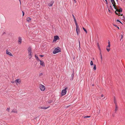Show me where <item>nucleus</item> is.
Returning <instances> with one entry per match:
<instances>
[{"mask_svg":"<svg viewBox=\"0 0 125 125\" xmlns=\"http://www.w3.org/2000/svg\"><path fill=\"white\" fill-rule=\"evenodd\" d=\"M61 52V49L60 48L58 47L54 49V50L53 51V53L55 54L59 52Z\"/></svg>","mask_w":125,"mask_h":125,"instance_id":"nucleus-2","label":"nucleus"},{"mask_svg":"<svg viewBox=\"0 0 125 125\" xmlns=\"http://www.w3.org/2000/svg\"><path fill=\"white\" fill-rule=\"evenodd\" d=\"M116 9H115L116 10V11H115V13L116 15H118V13H117L116 11H117L119 12H122V11L123 9L121 8L120 6H118V7L115 5Z\"/></svg>","mask_w":125,"mask_h":125,"instance_id":"nucleus-1","label":"nucleus"},{"mask_svg":"<svg viewBox=\"0 0 125 125\" xmlns=\"http://www.w3.org/2000/svg\"><path fill=\"white\" fill-rule=\"evenodd\" d=\"M39 61L40 62V64L43 67H44L45 65L44 62L42 60H40Z\"/></svg>","mask_w":125,"mask_h":125,"instance_id":"nucleus-10","label":"nucleus"},{"mask_svg":"<svg viewBox=\"0 0 125 125\" xmlns=\"http://www.w3.org/2000/svg\"><path fill=\"white\" fill-rule=\"evenodd\" d=\"M116 21L117 22H119L120 23H121V21H120L119 20H116Z\"/></svg>","mask_w":125,"mask_h":125,"instance_id":"nucleus-36","label":"nucleus"},{"mask_svg":"<svg viewBox=\"0 0 125 125\" xmlns=\"http://www.w3.org/2000/svg\"><path fill=\"white\" fill-rule=\"evenodd\" d=\"M90 117V116H84L83 117L84 118H87Z\"/></svg>","mask_w":125,"mask_h":125,"instance_id":"nucleus-33","label":"nucleus"},{"mask_svg":"<svg viewBox=\"0 0 125 125\" xmlns=\"http://www.w3.org/2000/svg\"><path fill=\"white\" fill-rule=\"evenodd\" d=\"M100 55L101 59V60H102V55L101 51L100 50Z\"/></svg>","mask_w":125,"mask_h":125,"instance_id":"nucleus-26","label":"nucleus"},{"mask_svg":"<svg viewBox=\"0 0 125 125\" xmlns=\"http://www.w3.org/2000/svg\"><path fill=\"white\" fill-rule=\"evenodd\" d=\"M90 65L91 66L94 65L93 62L92 61H91L90 62Z\"/></svg>","mask_w":125,"mask_h":125,"instance_id":"nucleus-31","label":"nucleus"},{"mask_svg":"<svg viewBox=\"0 0 125 125\" xmlns=\"http://www.w3.org/2000/svg\"><path fill=\"white\" fill-rule=\"evenodd\" d=\"M92 85L93 86H94V84H92Z\"/></svg>","mask_w":125,"mask_h":125,"instance_id":"nucleus-51","label":"nucleus"},{"mask_svg":"<svg viewBox=\"0 0 125 125\" xmlns=\"http://www.w3.org/2000/svg\"><path fill=\"white\" fill-rule=\"evenodd\" d=\"M43 74L42 73H40L39 75V76H42V75H43Z\"/></svg>","mask_w":125,"mask_h":125,"instance_id":"nucleus-38","label":"nucleus"},{"mask_svg":"<svg viewBox=\"0 0 125 125\" xmlns=\"http://www.w3.org/2000/svg\"><path fill=\"white\" fill-rule=\"evenodd\" d=\"M121 38L120 39V41H122V39L123 38V36L122 35H121Z\"/></svg>","mask_w":125,"mask_h":125,"instance_id":"nucleus-34","label":"nucleus"},{"mask_svg":"<svg viewBox=\"0 0 125 125\" xmlns=\"http://www.w3.org/2000/svg\"><path fill=\"white\" fill-rule=\"evenodd\" d=\"M60 38L58 36L56 35L54 37L53 42L56 41L57 40H59Z\"/></svg>","mask_w":125,"mask_h":125,"instance_id":"nucleus-7","label":"nucleus"},{"mask_svg":"<svg viewBox=\"0 0 125 125\" xmlns=\"http://www.w3.org/2000/svg\"><path fill=\"white\" fill-rule=\"evenodd\" d=\"M10 109V108H7L6 109V110L8 112H9V111Z\"/></svg>","mask_w":125,"mask_h":125,"instance_id":"nucleus-35","label":"nucleus"},{"mask_svg":"<svg viewBox=\"0 0 125 125\" xmlns=\"http://www.w3.org/2000/svg\"><path fill=\"white\" fill-rule=\"evenodd\" d=\"M32 48L31 47H29L28 49V52H31Z\"/></svg>","mask_w":125,"mask_h":125,"instance_id":"nucleus-14","label":"nucleus"},{"mask_svg":"<svg viewBox=\"0 0 125 125\" xmlns=\"http://www.w3.org/2000/svg\"><path fill=\"white\" fill-rule=\"evenodd\" d=\"M74 1V2L75 3H76V1L75 0H73Z\"/></svg>","mask_w":125,"mask_h":125,"instance_id":"nucleus-47","label":"nucleus"},{"mask_svg":"<svg viewBox=\"0 0 125 125\" xmlns=\"http://www.w3.org/2000/svg\"><path fill=\"white\" fill-rule=\"evenodd\" d=\"M108 45L106 47V49L108 52H109L110 50V41H109L108 42Z\"/></svg>","mask_w":125,"mask_h":125,"instance_id":"nucleus-6","label":"nucleus"},{"mask_svg":"<svg viewBox=\"0 0 125 125\" xmlns=\"http://www.w3.org/2000/svg\"><path fill=\"white\" fill-rule=\"evenodd\" d=\"M123 17L124 19H125V17H124V16H123Z\"/></svg>","mask_w":125,"mask_h":125,"instance_id":"nucleus-50","label":"nucleus"},{"mask_svg":"<svg viewBox=\"0 0 125 125\" xmlns=\"http://www.w3.org/2000/svg\"><path fill=\"white\" fill-rule=\"evenodd\" d=\"M11 83H14V82H13V81H11Z\"/></svg>","mask_w":125,"mask_h":125,"instance_id":"nucleus-48","label":"nucleus"},{"mask_svg":"<svg viewBox=\"0 0 125 125\" xmlns=\"http://www.w3.org/2000/svg\"><path fill=\"white\" fill-rule=\"evenodd\" d=\"M39 88L42 91H44L45 90V87L42 84H40V86Z\"/></svg>","mask_w":125,"mask_h":125,"instance_id":"nucleus-4","label":"nucleus"},{"mask_svg":"<svg viewBox=\"0 0 125 125\" xmlns=\"http://www.w3.org/2000/svg\"><path fill=\"white\" fill-rule=\"evenodd\" d=\"M70 106V105H69V106ZM69 106H67V107H68Z\"/></svg>","mask_w":125,"mask_h":125,"instance_id":"nucleus-52","label":"nucleus"},{"mask_svg":"<svg viewBox=\"0 0 125 125\" xmlns=\"http://www.w3.org/2000/svg\"><path fill=\"white\" fill-rule=\"evenodd\" d=\"M53 102V100H49L48 101V103L49 104L51 103L52 102Z\"/></svg>","mask_w":125,"mask_h":125,"instance_id":"nucleus-28","label":"nucleus"},{"mask_svg":"<svg viewBox=\"0 0 125 125\" xmlns=\"http://www.w3.org/2000/svg\"><path fill=\"white\" fill-rule=\"evenodd\" d=\"M115 113H116V111L118 109V107L117 105V104H115Z\"/></svg>","mask_w":125,"mask_h":125,"instance_id":"nucleus-19","label":"nucleus"},{"mask_svg":"<svg viewBox=\"0 0 125 125\" xmlns=\"http://www.w3.org/2000/svg\"><path fill=\"white\" fill-rule=\"evenodd\" d=\"M105 1H106L107 0H105Z\"/></svg>","mask_w":125,"mask_h":125,"instance_id":"nucleus-56","label":"nucleus"},{"mask_svg":"<svg viewBox=\"0 0 125 125\" xmlns=\"http://www.w3.org/2000/svg\"><path fill=\"white\" fill-rule=\"evenodd\" d=\"M31 53V52H28V53L29 54V58L30 59L31 58L32 56V55Z\"/></svg>","mask_w":125,"mask_h":125,"instance_id":"nucleus-13","label":"nucleus"},{"mask_svg":"<svg viewBox=\"0 0 125 125\" xmlns=\"http://www.w3.org/2000/svg\"><path fill=\"white\" fill-rule=\"evenodd\" d=\"M54 2V1H52L50 3V5L49 6H51L52 5L53 3Z\"/></svg>","mask_w":125,"mask_h":125,"instance_id":"nucleus-20","label":"nucleus"},{"mask_svg":"<svg viewBox=\"0 0 125 125\" xmlns=\"http://www.w3.org/2000/svg\"><path fill=\"white\" fill-rule=\"evenodd\" d=\"M114 115H113V116H114Z\"/></svg>","mask_w":125,"mask_h":125,"instance_id":"nucleus-58","label":"nucleus"},{"mask_svg":"<svg viewBox=\"0 0 125 125\" xmlns=\"http://www.w3.org/2000/svg\"><path fill=\"white\" fill-rule=\"evenodd\" d=\"M19 1H20V4H21V1L20 0H19Z\"/></svg>","mask_w":125,"mask_h":125,"instance_id":"nucleus-49","label":"nucleus"},{"mask_svg":"<svg viewBox=\"0 0 125 125\" xmlns=\"http://www.w3.org/2000/svg\"><path fill=\"white\" fill-rule=\"evenodd\" d=\"M19 80H20V79H16L15 81V82L16 83H18L19 84H20V82H21V81H19Z\"/></svg>","mask_w":125,"mask_h":125,"instance_id":"nucleus-15","label":"nucleus"},{"mask_svg":"<svg viewBox=\"0 0 125 125\" xmlns=\"http://www.w3.org/2000/svg\"><path fill=\"white\" fill-rule=\"evenodd\" d=\"M94 67L93 69L94 70H96V65L95 64H94Z\"/></svg>","mask_w":125,"mask_h":125,"instance_id":"nucleus-24","label":"nucleus"},{"mask_svg":"<svg viewBox=\"0 0 125 125\" xmlns=\"http://www.w3.org/2000/svg\"><path fill=\"white\" fill-rule=\"evenodd\" d=\"M114 115H113V116H114Z\"/></svg>","mask_w":125,"mask_h":125,"instance_id":"nucleus-57","label":"nucleus"},{"mask_svg":"<svg viewBox=\"0 0 125 125\" xmlns=\"http://www.w3.org/2000/svg\"><path fill=\"white\" fill-rule=\"evenodd\" d=\"M67 88H65L61 92V95L62 96H63L66 94V89Z\"/></svg>","mask_w":125,"mask_h":125,"instance_id":"nucleus-3","label":"nucleus"},{"mask_svg":"<svg viewBox=\"0 0 125 125\" xmlns=\"http://www.w3.org/2000/svg\"><path fill=\"white\" fill-rule=\"evenodd\" d=\"M82 28L84 31L86 32V33H87V31L83 27Z\"/></svg>","mask_w":125,"mask_h":125,"instance_id":"nucleus-27","label":"nucleus"},{"mask_svg":"<svg viewBox=\"0 0 125 125\" xmlns=\"http://www.w3.org/2000/svg\"><path fill=\"white\" fill-rule=\"evenodd\" d=\"M40 56L41 57H42L44 56V55H40Z\"/></svg>","mask_w":125,"mask_h":125,"instance_id":"nucleus-39","label":"nucleus"},{"mask_svg":"<svg viewBox=\"0 0 125 125\" xmlns=\"http://www.w3.org/2000/svg\"><path fill=\"white\" fill-rule=\"evenodd\" d=\"M111 1V2L112 3V4L113 5V6L114 7V8L115 9H116V8L115 7V5L116 3L115 2V1L114 0H110Z\"/></svg>","mask_w":125,"mask_h":125,"instance_id":"nucleus-8","label":"nucleus"},{"mask_svg":"<svg viewBox=\"0 0 125 125\" xmlns=\"http://www.w3.org/2000/svg\"><path fill=\"white\" fill-rule=\"evenodd\" d=\"M114 103L115 104H117L116 102V98H115V96L114 97Z\"/></svg>","mask_w":125,"mask_h":125,"instance_id":"nucleus-16","label":"nucleus"},{"mask_svg":"<svg viewBox=\"0 0 125 125\" xmlns=\"http://www.w3.org/2000/svg\"><path fill=\"white\" fill-rule=\"evenodd\" d=\"M11 112H13L14 113H17V112L16 110V109H13L12 111H11Z\"/></svg>","mask_w":125,"mask_h":125,"instance_id":"nucleus-17","label":"nucleus"},{"mask_svg":"<svg viewBox=\"0 0 125 125\" xmlns=\"http://www.w3.org/2000/svg\"><path fill=\"white\" fill-rule=\"evenodd\" d=\"M97 46L98 47V48L99 49V50L100 51L101 50V49H100V46H99V43H97Z\"/></svg>","mask_w":125,"mask_h":125,"instance_id":"nucleus-30","label":"nucleus"},{"mask_svg":"<svg viewBox=\"0 0 125 125\" xmlns=\"http://www.w3.org/2000/svg\"><path fill=\"white\" fill-rule=\"evenodd\" d=\"M105 1L106 2V5H107V4H108V2H107V0H106V1Z\"/></svg>","mask_w":125,"mask_h":125,"instance_id":"nucleus-40","label":"nucleus"},{"mask_svg":"<svg viewBox=\"0 0 125 125\" xmlns=\"http://www.w3.org/2000/svg\"><path fill=\"white\" fill-rule=\"evenodd\" d=\"M22 16H23L24 15V12L23 11H22Z\"/></svg>","mask_w":125,"mask_h":125,"instance_id":"nucleus-37","label":"nucleus"},{"mask_svg":"<svg viewBox=\"0 0 125 125\" xmlns=\"http://www.w3.org/2000/svg\"><path fill=\"white\" fill-rule=\"evenodd\" d=\"M72 16L73 18H75V16H74V15L73 14H72Z\"/></svg>","mask_w":125,"mask_h":125,"instance_id":"nucleus-42","label":"nucleus"},{"mask_svg":"<svg viewBox=\"0 0 125 125\" xmlns=\"http://www.w3.org/2000/svg\"><path fill=\"white\" fill-rule=\"evenodd\" d=\"M8 50H6V54H8L9 55H10L11 56H12L13 55L12 54H11L10 52H9L8 51Z\"/></svg>","mask_w":125,"mask_h":125,"instance_id":"nucleus-11","label":"nucleus"},{"mask_svg":"<svg viewBox=\"0 0 125 125\" xmlns=\"http://www.w3.org/2000/svg\"><path fill=\"white\" fill-rule=\"evenodd\" d=\"M74 71L73 70V73H72V74L71 75V77H70V81H72L73 80V78H74Z\"/></svg>","mask_w":125,"mask_h":125,"instance_id":"nucleus-9","label":"nucleus"},{"mask_svg":"<svg viewBox=\"0 0 125 125\" xmlns=\"http://www.w3.org/2000/svg\"><path fill=\"white\" fill-rule=\"evenodd\" d=\"M101 97H103L104 96V95H103V94H102L101 95Z\"/></svg>","mask_w":125,"mask_h":125,"instance_id":"nucleus-45","label":"nucleus"},{"mask_svg":"<svg viewBox=\"0 0 125 125\" xmlns=\"http://www.w3.org/2000/svg\"><path fill=\"white\" fill-rule=\"evenodd\" d=\"M35 58L37 61H39L40 60L39 59L38 56L36 55H35Z\"/></svg>","mask_w":125,"mask_h":125,"instance_id":"nucleus-18","label":"nucleus"},{"mask_svg":"<svg viewBox=\"0 0 125 125\" xmlns=\"http://www.w3.org/2000/svg\"><path fill=\"white\" fill-rule=\"evenodd\" d=\"M113 25L114 26L116 27L118 29H119V27L118 26H117V25L115 24H113Z\"/></svg>","mask_w":125,"mask_h":125,"instance_id":"nucleus-29","label":"nucleus"},{"mask_svg":"<svg viewBox=\"0 0 125 125\" xmlns=\"http://www.w3.org/2000/svg\"><path fill=\"white\" fill-rule=\"evenodd\" d=\"M21 42L22 39H21V38L20 37H19L18 43L20 44H21Z\"/></svg>","mask_w":125,"mask_h":125,"instance_id":"nucleus-12","label":"nucleus"},{"mask_svg":"<svg viewBox=\"0 0 125 125\" xmlns=\"http://www.w3.org/2000/svg\"><path fill=\"white\" fill-rule=\"evenodd\" d=\"M123 39H122V41H123Z\"/></svg>","mask_w":125,"mask_h":125,"instance_id":"nucleus-54","label":"nucleus"},{"mask_svg":"<svg viewBox=\"0 0 125 125\" xmlns=\"http://www.w3.org/2000/svg\"><path fill=\"white\" fill-rule=\"evenodd\" d=\"M31 19L30 18L28 17V18H27V21L28 22H29L31 21Z\"/></svg>","mask_w":125,"mask_h":125,"instance_id":"nucleus-21","label":"nucleus"},{"mask_svg":"<svg viewBox=\"0 0 125 125\" xmlns=\"http://www.w3.org/2000/svg\"><path fill=\"white\" fill-rule=\"evenodd\" d=\"M108 11H109V12H110H110H111V11H110V10H108Z\"/></svg>","mask_w":125,"mask_h":125,"instance_id":"nucleus-46","label":"nucleus"},{"mask_svg":"<svg viewBox=\"0 0 125 125\" xmlns=\"http://www.w3.org/2000/svg\"><path fill=\"white\" fill-rule=\"evenodd\" d=\"M76 32L77 34L78 35V33L80 32V29L79 28V25H76Z\"/></svg>","mask_w":125,"mask_h":125,"instance_id":"nucleus-5","label":"nucleus"},{"mask_svg":"<svg viewBox=\"0 0 125 125\" xmlns=\"http://www.w3.org/2000/svg\"><path fill=\"white\" fill-rule=\"evenodd\" d=\"M73 19H74V22L75 23L76 25H78V24L77 23V22L76 21V20L75 18H74Z\"/></svg>","mask_w":125,"mask_h":125,"instance_id":"nucleus-23","label":"nucleus"},{"mask_svg":"<svg viewBox=\"0 0 125 125\" xmlns=\"http://www.w3.org/2000/svg\"><path fill=\"white\" fill-rule=\"evenodd\" d=\"M120 14V12H119V13H118V15H118V16H120V15L122 16L123 15V14Z\"/></svg>","mask_w":125,"mask_h":125,"instance_id":"nucleus-32","label":"nucleus"},{"mask_svg":"<svg viewBox=\"0 0 125 125\" xmlns=\"http://www.w3.org/2000/svg\"><path fill=\"white\" fill-rule=\"evenodd\" d=\"M49 107V106L47 107H42V109H47Z\"/></svg>","mask_w":125,"mask_h":125,"instance_id":"nucleus-25","label":"nucleus"},{"mask_svg":"<svg viewBox=\"0 0 125 125\" xmlns=\"http://www.w3.org/2000/svg\"><path fill=\"white\" fill-rule=\"evenodd\" d=\"M73 19H74V22L75 23L76 25H78V24L77 23V22L76 21V20L75 18H74Z\"/></svg>","mask_w":125,"mask_h":125,"instance_id":"nucleus-22","label":"nucleus"},{"mask_svg":"<svg viewBox=\"0 0 125 125\" xmlns=\"http://www.w3.org/2000/svg\"><path fill=\"white\" fill-rule=\"evenodd\" d=\"M38 108L40 109H42V107H38Z\"/></svg>","mask_w":125,"mask_h":125,"instance_id":"nucleus-43","label":"nucleus"},{"mask_svg":"<svg viewBox=\"0 0 125 125\" xmlns=\"http://www.w3.org/2000/svg\"><path fill=\"white\" fill-rule=\"evenodd\" d=\"M117 1H118V0H116Z\"/></svg>","mask_w":125,"mask_h":125,"instance_id":"nucleus-55","label":"nucleus"},{"mask_svg":"<svg viewBox=\"0 0 125 125\" xmlns=\"http://www.w3.org/2000/svg\"><path fill=\"white\" fill-rule=\"evenodd\" d=\"M110 8H111V9H112V10H113V9L112 8V6H111V5H110Z\"/></svg>","mask_w":125,"mask_h":125,"instance_id":"nucleus-41","label":"nucleus"},{"mask_svg":"<svg viewBox=\"0 0 125 125\" xmlns=\"http://www.w3.org/2000/svg\"><path fill=\"white\" fill-rule=\"evenodd\" d=\"M6 34V33L5 32H4L3 33L2 35H4V34Z\"/></svg>","mask_w":125,"mask_h":125,"instance_id":"nucleus-44","label":"nucleus"},{"mask_svg":"<svg viewBox=\"0 0 125 125\" xmlns=\"http://www.w3.org/2000/svg\"><path fill=\"white\" fill-rule=\"evenodd\" d=\"M121 23L122 24H123L121 22V23Z\"/></svg>","mask_w":125,"mask_h":125,"instance_id":"nucleus-53","label":"nucleus"}]
</instances>
